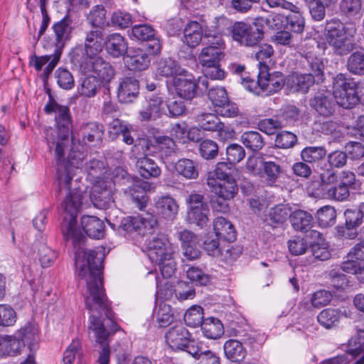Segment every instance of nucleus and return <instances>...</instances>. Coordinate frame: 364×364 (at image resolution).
Wrapping results in <instances>:
<instances>
[{"instance_id": "f257e3e1", "label": "nucleus", "mask_w": 364, "mask_h": 364, "mask_svg": "<svg viewBox=\"0 0 364 364\" xmlns=\"http://www.w3.org/2000/svg\"><path fill=\"white\" fill-rule=\"evenodd\" d=\"M61 156L57 162V178L60 188H67L68 193L61 203V208L66 213L62 223V232L65 240H72L75 252L77 274L87 285L85 302L87 308H110V303L103 287L102 270L106 255L104 247L86 250L82 245L85 237L77 225V213L82 205V195L78 188L71 190L70 183L75 171L84 168L88 175L101 179L97 174L102 173L104 164L97 159L84 164L85 154L71 150L68 161Z\"/></svg>"}, {"instance_id": "f03ea898", "label": "nucleus", "mask_w": 364, "mask_h": 364, "mask_svg": "<svg viewBox=\"0 0 364 364\" xmlns=\"http://www.w3.org/2000/svg\"><path fill=\"white\" fill-rule=\"evenodd\" d=\"M46 113H55V122L58 128V133L51 130V136L47 137L48 144L50 149L55 146V154L56 160H60L64 156L65 149L69 142V133L70 126V115L69 108L62 106L55 102L50 101L44 107Z\"/></svg>"}, {"instance_id": "7ed1b4c3", "label": "nucleus", "mask_w": 364, "mask_h": 364, "mask_svg": "<svg viewBox=\"0 0 364 364\" xmlns=\"http://www.w3.org/2000/svg\"><path fill=\"white\" fill-rule=\"evenodd\" d=\"M214 23V31L205 32V37L208 39V46L201 50L198 56L199 62L203 68L217 65L224 57L225 43L222 35L225 28L230 25V22L228 18L219 16L215 18Z\"/></svg>"}, {"instance_id": "20e7f679", "label": "nucleus", "mask_w": 364, "mask_h": 364, "mask_svg": "<svg viewBox=\"0 0 364 364\" xmlns=\"http://www.w3.org/2000/svg\"><path fill=\"white\" fill-rule=\"evenodd\" d=\"M55 35V50L53 55L37 56L33 55L31 57L30 63L37 71H40L43 66L46 65L44 69V75L48 77L58 64L65 42L69 38L72 31L71 21L65 17L53 26Z\"/></svg>"}, {"instance_id": "39448f33", "label": "nucleus", "mask_w": 364, "mask_h": 364, "mask_svg": "<svg viewBox=\"0 0 364 364\" xmlns=\"http://www.w3.org/2000/svg\"><path fill=\"white\" fill-rule=\"evenodd\" d=\"M207 185L210 191L224 200L234 198L238 191L235 178L230 172V166L226 162H219L215 169L207 176Z\"/></svg>"}, {"instance_id": "423d86ee", "label": "nucleus", "mask_w": 364, "mask_h": 364, "mask_svg": "<svg viewBox=\"0 0 364 364\" xmlns=\"http://www.w3.org/2000/svg\"><path fill=\"white\" fill-rule=\"evenodd\" d=\"M83 54L81 47H76L71 53L70 59L82 73H92L101 83H109L114 76V70L109 62L101 57L88 56L80 58Z\"/></svg>"}, {"instance_id": "0eeeda50", "label": "nucleus", "mask_w": 364, "mask_h": 364, "mask_svg": "<svg viewBox=\"0 0 364 364\" xmlns=\"http://www.w3.org/2000/svg\"><path fill=\"white\" fill-rule=\"evenodd\" d=\"M285 84L284 75L281 72L269 73L267 70L259 71L257 80L242 77V85L250 92L257 95H271L279 91Z\"/></svg>"}, {"instance_id": "6e6552de", "label": "nucleus", "mask_w": 364, "mask_h": 364, "mask_svg": "<svg viewBox=\"0 0 364 364\" xmlns=\"http://www.w3.org/2000/svg\"><path fill=\"white\" fill-rule=\"evenodd\" d=\"M358 82L347 77L346 74L338 73L333 79V94L337 104L345 108L351 109L360 102Z\"/></svg>"}, {"instance_id": "1a4fd4ad", "label": "nucleus", "mask_w": 364, "mask_h": 364, "mask_svg": "<svg viewBox=\"0 0 364 364\" xmlns=\"http://www.w3.org/2000/svg\"><path fill=\"white\" fill-rule=\"evenodd\" d=\"M355 30L348 32L344 25L338 21L326 22L325 28L326 39L338 55H343L349 53L353 49V43L350 38L353 36Z\"/></svg>"}, {"instance_id": "9d476101", "label": "nucleus", "mask_w": 364, "mask_h": 364, "mask_svg": "<svg viewBox=\"0 0 364 364\" xmlns=\"http://www.w3.org/2000/svg\"><path fill=\"white\" fill-rule=\"evenodd\" d=\"M157 228L156 217L148 213L124 218L118 227L120 234L126 235L132 232H137L140 235L152 234Z\"/></svg>"}, {"instance_id": "9b49d317", "label": "nucleus", "mask_w": 364, "mask_h": 364, "mask_svg": "<svg viewBox=\"0 0 364 364\" xmlns=\"http://www.w3.org/2000/svg\"><path fill=\"white\" fill-rule=\"evenodd\" d=\"M88 328L95 338V341L101 345L98 361L100 364H109L110 350L109 346V336L117 331V325L113 324L112 329H107L100 318L91 315L89 318Z\"/></svg>"}, {"instance_id": "f8f14e48", "label": "nucleus", "mask_w": 364, "mask_h": 364, "mask_svg": "<svg viewBox=\"0 0 364 364\" xmlns=\"http://www.w3.org/2000/svg\"><path fill=\"white\" fill-rule=\"evenodd\" d=\"M232 39L240 46H254L263 38V31L257 24L235 22L231 29Z\"/></svg>"}, {"instance_id": "ddd939ff", "label": "nucleus", "mask_w": 364, "mask_h": 364, "mask_svg": "<svg viewBox=\"0 0 364 364\" xmlns=\"http://www.w3.org/2000/svg\"><path fill=\"white\" fill-rule=\"evenodd\" d=\"M188 205L187 218L190 223L203 228L207 225L210 209L208 203L204 201L203 195L191 193L187 199Z\"/></svg>"}, {"instance_id": "4468645a", "label": "nucleus", "mask_w": 364, "mask_h": 364, "mask_svg": "<svg viewBox=\"0 0 364 364\" xmlns=\"http://www.w3.org/2000/svg\"><path fill=\"white\" fill-rule=\"evenodd\" d=\"M114 182L111 179H99L93 185L90 200L94 206L99 209H106L113 202L112 195Z\"/></svg>"}, {"instance_id": "2eb2a0df", "label": "nucleus", "mask_w": 364, "mask_h": 364, "mask_svg": "<svg viewBox=\"0 0 364 364\" xmlns=\"http://www.w3.org/2000/svg\"><path fill=\"white\" fill-rule=\"evenodd\" d=\"M167 86L169 89H174L180 97L191 100L196 95L197 85L193 76L183 70L167 80Z\"/></svg>"}, {"instance_id": "dca6fc26", "label": "nucleus", "mask_w": 364, "mask_h": 364, "mask_svg": "<svg viewBox=\"0 0 364 364\" xmlns=\"http://www.w3.org/2000/svg\"><path fill=\"white\" fill-rule=\"evenodd\" d=\"M146 255L151 262L161 260L164 257L173 255V250L168 238L163 234L146 240Z\"/></svg>"}, {"instance_id": "f3484780", "label": "nucleus", "mask_w": 364, "mask_h": 364, "mask_svg": "<svg viewBox=\"0 0 364 364\" xmlns=\"http://www.w3.org/2000/svg\"><path fill=\"white\" fill-rule=\"evenodd\" d=\"M166 114V102L161 97L153 95L146 102V105L139 112V120L147 122L160 118Z\"/></svg>"}, {"instance_id": "a211bd4d", "label": "nucleus", "mask_w": 364, "mask_h": 364, "mask_svg": "<svg viewBox=\"0 0 364 364\" xmlns=\"http://www.w3.org/2000/svg\"><path fill=\"white\" fill-rule=\"evenodd\" d=\"M124 60L127 68L132 71H142L147 69L151 58L146 50L141 48L129 49Z\"/></svg>"}, {"instance_id": "6ab92c4d", "label": "nucleus", "mask_w": 364, "mask_h": 364, "mask_svg": "<svg viewBox=\"0 0 364 364\" xmlns=\"http://www.w3.org/2000/svg\"><path fill=\"white\" fill-rule=\"evenodd\" d=\"M139 81L134 77H124L119 80L117 87V97L122 103H130L139 95Z\"/></svg>"}, {"instance_id": "aec40b11", "label": "nucleus", "mask_w": 364, "mask_h": 364, "mask_svg": "<svg viewBox=\"0 0 364 364\" xmlns=\"http://www.w3.org/2000/svg\"><path fill=\"white\" fill-rule=\"evenodd\" d=\"M319 178L320 181L313 183L309 188L313 196L321 198L329 188L338 183V176L334 170L328 168L320 173Z\"/></svg>"}, {"instance_id": "412c9836", "label": "nucleus", "mask_w": 364, "mask_h": 364, "mask_svg": "<svg viewBox=\"0 0 364 364\" xmlns=\"http://www.w3.org/2000/svg\"><path fill=\"white\" fill-rule=\"evenodd\" d=\"M190 333L183 325H176L166 333V341L174 350H185V347L190 343Z\"/></svg>"}, {"instance_id": "4be33fe9", "label": "nucleus", "mask_w": 364, "mask_h": 364, "mask_svg": "<svg viewBox=\"0 0 364 364\" xmlns=\"http://www.w3.org/2000/svg\"><path fill=\"white\" fill-rule=\"evenodd\" d=\"M157 213L166 220H173L178 213L179 206L177 201L170 196L159 197L155 202Z\"/></svg>"}, {"instance_id": "5701e85b", "label": "nucleus", "mask_w": 364, "mask_h": 364, "mask_svg": "<svg viewBox=\"0 0 364 364\" xmlns=\"http://www.w3.org/2000/svg\"><path fill=\"white\" fill-rule=\"evenodd\" d=\"M311 107L320 115L330 117L333 114L336 109V104L330 95L317 93L311 100Z\"/></svg>"}, {"instance_id": "b1692460", "label": "nucleus", "mask_w": 364, "mask_h": 364, "mask_svg": "<svg viewBox=\"0 0 364 364\" xmlns=\"http://www.w3.org/2000/svg\"><path fill=\"white\" fill-rule=\"evenodd\" d=\"M81 225L84 232L91 238L99 240L105 235V224L95 216H82Z\"/></svg>"}, {"instance_id": "393cba45", "label": "nucleus", "mask_w": 364, "mask_h": 364, "mask_svg": "<svg viewBox=\"0 0 364 364\" xmlns=\"http://www.w3.org/2000/svg\"><path fill=\"white\" fill-rule=\"evenodd\" d=\"M103 37L102 31L95 30L90 31L86 36L83 54L80 58L88 56H96L102 49Z\"/></svg>"}, {"instance_id": "a878e982", "label": "nucleus", "mask_w": 364, "mask_h": 364, "mask_svg": "<svg viewBox=\"0 0 364 364\" xmlns=\"http://www.w3.org/2000/svg\"><path fill=\"white\" fill-rule=\"evenodd\" d=\"M107 52L114 58L124 55L128 52V45L124 38L119 33L107 36L105 41Z\"/></svg>"}, {"instance_id": "bb28decb", "label": "nucleus", "mask_w": 364, "mask_h": 364, "mask_svg": "<svg viewBox=\"0 0 364 364\" xmlns=\"http://www.w3.org/2000/svg\"><path fill=\"white\" fill-rule=\"evenodd\" d=\"M203 29L200 23L190 21L183 28V42L190 48H196L201 42Z\"/></svg>"}, {"instance_id": "cd10ccee", "label": "nucleus", "mask_w": 364, "mask_h": 364, "mask_svg": "<svg viewBox=\"0 0 364 364\" xmlns=\"http://www.w3.org/2000/svg\"><path fill=\"white\" fill-rule=\"evenodd\" d=\"M213 230L217 237L229 242L236 239V231L232 224L223 217H218L213 221Z\"/></svg>"}, {"instance_id": "c85d7f7f", "label": "nucleus", "mask_w": 364, "mask_h": 364, "mask_svg": "<svg viewBox=\"0 0 364 364\" xmlns=\"http://www.w3.org/2000/svg\"><path fill=\"white\" fill-rule=\"evenodd\" d=\"M101 84L96 77L90 75L81 80L77 87V93L83 97H94L99 92Z\"/></svg>"}, {"instance_id": "c756f323", "label": "nucleus", "mask_w": 364, "mask_h": 364, "mask_svg": "<svg viewBox=\"0 0 364 364\" xmlns=\"http://www.w3.org/2000/svg\"><path fill=\"white\" fill-rule=\"evenodd\" d=\"M23 344L16 336H3L0 337V356H15L17 355Z\"/></svg>"}, {"instance_id": "7c9ffc66", "label": "nucleus", "mask_w": 364, "mask_h": 364, "mask_svg": "<svg viewBox=\"0 0 364 364\" xmlns=\"http://www.w3.org/2000/svg\"><path fill=\"white\" fill-rule=\"evenodd\" d=\"M226 358L232 362H242L247 355V350L237 340L230 339L223 346Z\"/></svg>"}, {"instance_id": "2f4dec72", "label": "nucleus", "mask_w": 364, "mask_h": 364, "mask_svg": "<svg viewBox=\"0 0 364 364\" xmlns=\"http://www.w3.org/2000/svg\"><path fill=\"white\" fill-rule=\"evenodd\" d=\"M331 294L325 290H319L314 292L310 299L303 300L299 303V308L303 310L311 311V308H321L328 305L331 301Z\"/></svg>"}, {"instance_id": "473e14b6", "label": "nucleus", "mask_w": 364, "mask_h": 364, "mask_svg": "<svg viewBox=\"0 0 364 364\" xmlns=\"http://www.w3.org/2000/svg\"><path fill=\"white\" fill-rule=\"evenodd\" d=\"M136 166L139 174L144 178H156L161 174L159 166L147 156L139 157Z\"/></svg>"}, {"instance_id": "72a5a7b5", "label": "nucleus", "mask_w": 364, "mask_h": 364, "mask_svg": "<svg viewBox=\"0 0 364 364\" xmlns=\"http://www.w3.org/2000/svg\"><path fill=\"white\" fill-rule=\"evenodd\" d=\"M317 81L313 74L294 73L289 76L288 83L297 91L306 92L309 87Z\"/></svg>"}, {"instance_id": "f704fd0d", "label": "nucleus", "mask_w": 364, "mask_h": 364, "mask_svg": "<svg viewBox=\"0 0 364 364\" xmlns=\"http://www.w3.org/2000/svg\"><path fill=\"white\" fill-rule=\"evenodd\" d=\"M289 219L295 230L303 232H307L311 228L314 220L310 213L302 210L291 212Z\"/></svg>"}, {"instance_id": "c9c22d12", "label": "nucleus", "mask_w": 364, "mask_h": 364, "mask_svg": "<svg viewBox=\"0 0 364 364\" xmlns=\"http://www.w3.org/2000/svg\"><path fill=\"white\" fill-rule=\"evenodd\" d=\"M343 314L341 310L327 308L322 310L317 316V321L321 326L326 329H331L338 326Z\"/></svg>"}, {"instance_id": "e433bc0d", "label": "nucleus", "mask_w": 364, "mask_h": 364, "mask_svg": "<svg viewBox=\"0 0 364 364\" xmlns=\"http://www.w3.org/2000/svg\"><path fill=\"white\" fill-rule=\"evenodd\" d=\"M200 327L203 336L209 339H218L224 332L220 321L213 317L204 319Z\"/></svg>"}, {"instance_id": "4c0bfd02", "label": "nucleus", "mask_w": 364, "mask_h": 364, "mask_svg": "<svg viewBox=\"0 0 364 364\" xmlns=\"http://www.w3.org/2000/svg\"><path fill=\"white\" fill-rule=\"evenodd\" d=\"M175 170L187 179H196L198 176L197 163L189 159H179L175 164Z\"/></svg>"}, {"instance_id": "58836bf2", "label": "nucleus", "mask_w": 364, "mask_h": 364, "mask_svg": "<svg viewBox=\"0 0 364 364\" xmlns=\"http://www.w3.org/2000/svg\"><path fill=\"white\" fill-rule=\"evenodd\" d=\"M146 184L143 183L141 184H134L129 186L125 191L128 193L133 202H134L139 209H144L148 203V196L146 193Z\"/></svg>"}, {"instance_id": "ea45409f", "label": "nucleus", "mask_w": 364, "mask_h": 364, "mask_svg": "<svg viewBox=\"0 0 364 364\" xmlns=\"http://www.w3.org/2000/svg\"><path fill=\"white\" fill-rule=\"evenodd\" d=\"M82 133L85 141L100 142L103 136L102 126L96 122H89L82 127Z\"/></svg>"}, {"instance_id": "a19ab883", "label": "nucleus", "mask_w": 364, "mask_h": 364, "mask_svg": "<svg viewBox=\"0 0 364 364\" xmlns=\"http://www.w3.org/2000/svg\"><path fill=\"white\" fill-rule=\"evenodd\" d=\"M183 69L178 67L177 63L171 58L161 60L157 63L156 74L162 77H170L172 79L173 76L178 75Z\"/></svg>"}, {"instance_id": "79ce46f5", "label": "nucleus", "mask_w": 364, "mask_h": 364, "mask_svg": "<svg viewBox=\"0 0 364 364\" xmlns=\"http://www.w3.org/2000/svg\"><path fill=\"white\" fill-rule=\"evenodd\" d=\"M326 155L324 146H306L301 151V157L306 163L314 164L323 160Z\"/></svg>"}, {"instance_id": "37998d69", "label": "nucleus", "mask_w": 364, "mask_h": 364, "mask_svg": "<svg viewBox=\"0 0 364 364\" xmlns=\"http://www.w3.org/2000/svg\"><path fill=\"white\" fill-rule=\"evenodd\" d=\"M316 218L320 227L332 226L336 221V211L331 205H324L316 212Z\"/></svg>"}, {"instance_id": "c03bdc74", "label": "nucleus", "mask_w": 364, "mask_h": 364, "mask_svg": "<svg viewBox=\"0 0 364 364\" xmlns=\"http://www.w3.org/2000/svg\"><path fill=\"white\" fill-rule=\"evenodd\" d=\"M154 316L159 326L161 328L169 326L173 320V313L170 305L161 303L155 310Z\"/></svg>"}, {"instance_id": "a18cd8bd", "label": "nucleus", "mask_w": 364, "mask_h": 364, "mask_svg": "<svg viewBox=\"0 0 364 364\" xmlns=\"http://www.w3.org/2000/svg\"><path fill=\"white\" fill-rule=\"evenodd\" d=\"M291 208L286 205H277L269 211V220L272 225L282 224L290 218Z\"/></svg>"}, {"instance_id": "49530a36", "label": "nucleus", "mask_w": 364, "mask_h": 364, "mask_svg": "<svg viewBox=\"0 0 364 364\" xmlns=\"http://www.w3.org/2000/svg\"><path fill=\"white\" fill-rule=\"evenodd\" d=\"M348 70L358 75H364V53L360 51L353 52L350 55L346 65Z\"/></svg>"}, {"instance_id": "de8ad7c7", "label": "nucleus", "mask_w": 364, "mask_h": 364, "mask_svg": "<svg viewBox=\"0 0 364 364\" xmlns=\"http://www.w3.org/2000/svg\"><path fill=\"white\" fill-rule=\"evenodd\" d=\"M282 172L280 165L274 161H264L262 173L260 177L264 178L266 183L272 186Z\"/></svg>"}, {"instance_id": "09e8293b", "label": "nucleus", "mask_w": 364, "mask_h": 364, "mask_svg": "<svg viewBox=\"0 0 364 364\" xmlns=\"http://www.w3.org/2000/svg\"><path fill=\"white\" fill-rule=\"evenodd\" d=\"M183 319L185 323L190 327H197L203 321V309L201 306L193 305L185 313Z\"/></svg>"}, {"instance_id": "8fccbe9b", "label": "nucleus", "mask_w": 364, "mask_h": 364, "mask_svg": "<svg viewBox=\"0 0 364 364\" xmlns=\"http://www.w3.org/2000/svg\"><path fill=\"white\" fill-rule=\"evenodd\" d=\"M154 141L161 157L171 156L175 153V142L173 139L163 135H154Z\"/></svg>"}, {"instance_id": "3c124183", "label": "nucleus", "mask_w": 364, "mask_h": 364, "mask_svg": "<svg viewBox=\"0 0 364 364\" xmlns=\"http://www.w3.org/2000/svg\"><path fill=\"white\" fill-rule=\"evenodd\" d=\"M243 144L253 151L261 149L264 146V141L258 132H246L241 136Z\"/></svg>"}, {"instance_id": "603ef678", "label": "nucleus", "mask_w": 364, "mask_h": 364, "mask_svg": "<svg viewBox=\"0 0 364 364\" xmlns=\"http://www.w3.org/2000/svg\"><path fill=\"white\" fill-rule=\"evenodd\" d=\"M38 250V259L43 267L50 266L57 258V253L46 244L36 245Z\"/></svg>"}, {"instance_id": "864d4df0", "label": "nucleus", "mask_w": 364, "mask_h": 364, "mask_svg": "<svg viewBox=\"0 0 364 364\" xmlns=\"http://www.w3.org/2000/svg\"><path fill=\"white\" fill-rule=\"evenodd\" d=\"M197 121L200 127L203 130L215 132L219 126H222L219 118L211 113H201L198 115Z\"/></svg>"}, {"instance_id": "5fc2aeb1", "label": "nucleus", "mask_w": 364, "mask_h": 364, "mask_svg": "<svg viewBox=\"0 0 364 364\" xmlns=\"http://www.w3.org/2000/svg\"><path fill=\"white\" fill-rule=\"evenodd\" d=\"M226 156L230 171L233 166L241 161L245 156V151L243 147L237 144H231L226 148Z\"/></svg>"}, {"instance_id": "6e6d98bb", "label": "nucleus", "mask_w": 364, "mask_h": 364, "mask_svg": "<svg viewBox=\"0 0 364 364\" xmlns=\"http://www.w3.org/2000/svg\"><path fill=\"white\" fill-rule=\"evenodd\" d=\"M306 59L311 71L310 74L314 75V78L317 79V82L323 81L325 68L323 59L311 53L306 55Z\"/></svg>"}, {"instance_id": "4d7b16f0", "label": "nucleus", "mask_w": 364, "mask_h": 364, "mask_svg": "<svg viewBox=\"0 0 364 364\" xmlns=\"http://www.w3.org/2000/svg\"><path fill=\"white\" fill-rule=\"evenodd\" d=\"M82 356L81 343L78 339L73 340L63 355V364H73L75 358L81 359Z\"/></svg>"}, {"instance_id": "13d9d810", "label": "nucleus", "mask_w": 364, "mask_h": 364, "mask_svg": "<svg viewBox=\"0 0 364 364\" xmlns=\"http://www.w3.org/2000/svg\"><path fill=\"white\" fill-rule=\"evenodd\" d=\"M129 36L136 40L146 41L155 36V31L148 24L135 25L132 28Z\"/></svg>"}, {"instance_id": "bf43d9fd", "label": "nucleus", "mask_w": 364, "mask_h": 364, "mask_svg": "<svg viewBox=\"0 0 364 364\" xmlns=\"http://www.w3.org/2000/svg\"><path fill=\"white\" fill-rule=\"evenodd\" d=\"M350 196L349 190L340 183L333 185L321 198L343 201Z\"/></svg>"}, {"instance_id": "052dcab7", "label": "nucleus", "mask_w": 364, "mask_h": 364, "mask_svg": "<svg viewBox=\"0 0 364 364\" xmlns=\"http://www.w3.org/2000/svg\"><path fill=\"white\" fill-rule=\"evenodd\" d=\"M347 353L353 357L364 353V329L358 330L357 334L350 339Z\"/></svg>"}, {"instance_id": "680f3d73", "label": "nucleus", "mask_w": 364, "mask_h": 364, "mask_svg": "<svg viewBox=\"0 0 364 364\" xmlns=\"http://www.w3.org/2000/svg\"><path fill=\"white\" fill-rule=\"evenodd\" d=\"M292 14L286 17L287 26L294 32L301 33L303 32L305 25L304 18L300 13L297 6L296 11H291Z\"/></svg>"}, {"instance_id": "e2e57ef3", "label": "nucleus", "mask_w": 364, "mask_h": 364, "mask_svg": "<svg viewBox=\"0 0 364 364\" xmlns=\"http://www.w3.org/2000/svg\"><path fill=\"white\" fill-rule=\"evenodd\" d=\"M87 20L93 27H102L106 24V10L102 5L94 6L90 11Z\"/></svg>"}, {"instance_id": "0e129e2a", "label": "nucleus", "mask_w": 364, "mask_h": 364, "mask_svg": "<svg viewBox=\"0 0 364 364\" xmlns=\"http://www.w3.org/2000/svg\"><path fill=\"white\" fill-rule=\"evenodd\" d=\"M208 96L215 107L227 104L229 100L227 92L223 87H212L208 90Z\"/></svg>"}, {"instance_id": "69168bd1", "label": "nucleus", "mask_w": 364, "mask_h": 364, "mask_svg": "<svg viewBox=\"0 0 364 364\" xmlns=\"http://www.w3.org/2000/svg\"><path fill=\"white\" fill-rule=\"evenodd\" d=\"M187 277L193 283L198 285H207L210 282V277L201 269L191 267L186 271Z\"/></svg>"}, {"instance_id": "338daca9", "label": "nucleus", "mask_w": 364, "mask_h": 364, "mask_svg": "<svg viewBox=\"0 0 364 364\" xmlns=\"http://www.w3.org/2000/svg\"><path fill=\"white\" fill-rule=\"evenodd\" d=\"M199 151L203 159L207 160L213 159L218 156V146L213 140L205 139L200 144Z\"/></svg>"}, {"instance_id": "774afa93", "label": "nucleus", "mask_w": 364, "mask_h": 364, "mask_svg": "<svg viewBox=\"0 0 364 364\" xmlns=\"http://www.w3.org/2000/svg\"><path fill=\"white\" fill-rule=\"evenodd\" d=\"M17 319L16 313L9 305L0 304V326H12Z\"/></svg>"}]
</instances>
